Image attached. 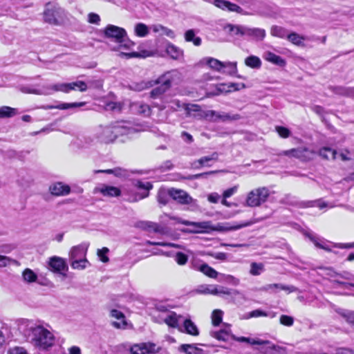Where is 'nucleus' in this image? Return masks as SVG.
Wrapping results in <instances>:
<instances>
[{
  "mask_svg": "<svg viewBox=\"0 0 354 354\" xmlns=\"http://www.w3.org/2000/svg\"><path fill=\"white\" fill-rule=\"evenodd\" d=\"M263 57L266 61L279 66H284L286 64L284 59L270 51L265 52Z\"/></svg>",
  "mask_w": 354,
  "mask_h": 354,
  "instance_id": "nucleus-24",
  "label": "nucleus"
},
{
  "mask_svg": "<svg viewBox=\"0 0 354 354\" xmlns=\"http://www.w3.org/2000/svg\"><path fill=\"white\" fill-rule=\"evenodd\" d=\"M45 90L51 92V93L57 91L67 93L71 91V87L70 83H58L48 86Z\"/></svg>",
  "mask_w": 354,
  "mask_h": 354,
  "instance_id": "nucleus-29",
  "label": "nucleus"
},
{
  "mask_svg": "<svg viewBox=\"0 0 354 354\" xmlns=\"http://www.w3.org/2000/svg\"><path fill=\"white\" fill-rule=\"evenodd\" d=\"M21 91L25 93H33L37 95H50L51 92L44 90L32 89L28 87L24 86L21 88Z\"/></svg>",
  "mask_w": 354,
  "mask_h": 354,
  "instance_id": "nucleus-56",
  "label": "nucleus"
},
{
  "mask_svg": "<svg viewBox=\"0 0 354 354\" xmlns=\"http://www.w3.org/2000/svg\"><path fill=\"white\" fill-rule=\"evenodd\" d=\"M220 281H225L230 284L237 286L239 284V279L230 274H219Z\"/></svg>",
  "mask_w": 354,
  "mask_h": 354,
  "instance_id": "nucleus-49",
  "label": "nucleus"
},
{
  "mask_svg": "<svg viewBox=\"0 0 354 354\" xmlns=\"http://www.w3.org/2000/svg\"><path fill=\"white\" fill-rule=\"evenodd\" d=\"M211 335L214 338L222 341H226L228 338V333L223 330H221L220 331L212 332Z\"/></svg>",
  "mask_w": 354,
  "mask_h": 354,
  "instance_id": "nucleus-61",
  "label": "nucleus"
},
{
  "mask_svg": "<svg viewBox=\"0 0 354 354\" xmlns=\"http://www.w3.org/2000/svg\"><path fill=\"white\" fill-rule=\"evenodd\" d=\"M338 313L350 324H354V312L340 309Z\"/></svg>",
  "mask_w": 354,
  "mask_h": 354,
  "instance_id": "nucleus-52",
  "label": "nucleus"
},
{
  "mask_svg": "<svg viewBox=\"0 0 354 354\" xmlns=\"http://www.w3.org/2000/svg\"><path fill=\"white\" fill-rule=\"evenodd\" d=\"M71 87L72 90H79L81 92L86 91L87 90V85L83 81H77L71 82Z\"/></svg>",
  "mask_w": 354,
  "mask_h": 354,
  "instance_id": "nucleus-55",
  "label": "nucleus"
},
{
  "mask_svg": "<svg viewBox=\"0 0 354 354\" xmlns=\"http://www.w3.org/2000/svg\"><path fill=\"white\" fill-rule=\"evenodd\" d=\"M17 261L7 256L0 255V268H4Z\"/></svg>",
  "mask_w": 354,
  "mask_h": 354,
  "instance_id": "nucleus-64",
  "label": "nucleus"
},
{
  "mask_svg": "<svg viewBox=\"0 0 354 354\" xmlns=\"http://www.w3.org/2000/svg\"><path fill=\"white\" fill-rule=\"evenodd\" d=\"M23 279L27 283L35 282L37 275L30 268H26L22 273Z\"/></svg>",
  "mask_w": 354,
  "mask_h": 354,
  "instance_id": "nucleus-44",
  "label": "nucleus"
},
{
  "mask_svg": "<svg viewBox=\"0 0 354 354\" xmlns=\"http://www.w3.org/2000/svg\"><path fill=\"white\" fill-rule=\"evenodd\" d=\"M305 235L314 243L317 248L328 252L331 250L324 241H321L318 237L315 236L312 233L306 232L305 233Z\"/></svg>",
  "mask_w": 354,
  "mask_h": 354,
  "instance_id": "nucleus-33",
  "label": "nucleus"
},
{
  "mask_svg": "<svg viewBox=\"0 0 354 354\" xmlns=\"http://www.w3.org/2000/svg\"><path fill=\"white\" fill-rule=\"evenodd\" d=\"M319 154L326 160H335L336 158L337 151L330 147H323L319 150Z\"/></svg>",
  "mask_w": 354,
  "mask_h": 354,
  "instance_id": "nucleus-36",
  "label": "nucleus"
},
{
  "mask_svg": "<svg viewBox=\"0 0 354 354\" xmlns=\"http://www.w3.org/2000/svg\"><path fill=\"white\" fill-rule=\"evenodd\" d=\"M86 104V102H72V103H60L57 106L47 105L44 106L43 108L44 109H57L60 110H66L68 109H74L77 107L84 106Z\"/></svg>",
  "mask_w": 354,
  "mask_h": 354,
  "instance_id": "nucleus-26",
  "label": "nucleus"
},
{
  "mask_svg": "<svg viewBox=\"0 0 354 354\" xmlns=\"http://www.w3.org/2000/svg\"><path fill=\"white\" fill-rule=\"evenodd\" d=\"M264 270V266L261 263L252 262L250 265V273L253 276L259 275Z\"/></svg>",
  "mask_w": 354,
  "mask_h": 354,
  "instance_id": "nucleus-48",
  "label": "nucleus"
},
{
  "mask_svg": "<svg viewBox=\"0 0 354 354\" xmlns=\"http://www.w3.org/2000/svg\"><path fill=\"white\" fill-rule=\"evenodd\" d=\"M19 328L28 339L40 349H47L54 344L53 334L42 326L37 325L29 320H23Z\"/></svg>",
  "mask_w": 354,
  "mask_h": 354,
  "instance_id": "nucleus-1",
  "label": "nucleus"
},
{
  "mask_svg": "<svg viewBox=\"0 0 354 354\" xmlns=\"http://www.w3.org/2000/svg\"><path fill=\"white\" fill-rule=\"evenodd\" d=\"M49 190L53 195L65 196L70 193L71 187L62 183H56L50 187Z\"/></svg>",
  "mask_w": 354,
  "mask_h": 354,
  "instance_id": "nucleus-20",
  "label": "nucleus"
},
{
  "mask_svg": "<svg viewBox=\"0 0 354 354\" xmlns=\"http://www.w3.org/2000/svg\"><path fill=\"white\" fill-rule=\"evenodd\" d=\"M169 193L171 198L180 204H195L196 202L184 190L172 188L169 189Z\"/></svg>",
  "mask_w": 354,
  "mask_h": 354,
  "instance_id": "nucleus-10",
  "label": "nucleus"
},
{
  "mask_svg": "<svg viewBox=\"0 0 354 354\" xmlns=\"http://www.w3.org/2000/svg\"><path fill=\"white\" fill-rule=\"evenodd\" d=\"M270 195V190L266 187L255 188L248 193L245 205L250 207H259L267 201Z\"/></svg>",
  "mask_w": 354,
  "mask_h": 354,
  "instance_id": "nucleus-5",
  "label": "nucleus"
},
{
  "mask_svg": "<svg viewBox=\"0 0 354 354\" xmlns=\"http://www.w3.org/2000/svg\"><path fill=\"white\" fill-rule=\"evenodd\" d=\"M136 132L129 122H116L107 126L99 127L96 138L102 143L113 142L119 136L130 135Z\"/></svg>",
  "mask_w": 354,
  "mask_h": 354,
  "instance_id": "nucleus-2",
  "label": "nucleus"
},
{
  "mask_svg": "<svg viewBox=\"0 0 354 354\" xmlns=\"http://www.w3.org/2000/svg\"><path fill=\"white\" fill-rule=\"evenodd\" d=\"M88 248V243H82L79 245H76L73 247L71 249L69 253V257L71 262L73 260L82 259V258L86 257V254Z\"/></svg>",
  "mask_w": 354,
  "mask_h": 354,
  "instance_id": "nucleus-16",
  "label": "nucleus"
},
{
  "mask_svg": "<svg viewBox=\"0 0 354 354\" xmlns=\"http://www.w3.org/2000/svg\"><path fill=\"white\" fill-rule=\"evenodd\" d=\"M205 61L209 68L216 71L223 72L225 66H230L232 68V71H228L227 74L234 75L237 73L236 62H223L212 57H207L205 59Z\"/></svg>",
  "mask_w": 354,
  "mask_h": 354,
  "instance_id": "nucleus-8",
  "label": "nucleus"
},
{
  "mask_svg": "<svg viewBox=\"0 0 354 354\" xmlns=\"http://www.w3.org/2000/svg\"><path fill=\"white\" fill-rule=\"evenodd\" d=\"M214 4L222 10H227L232 12H240L242 10L238 5L225 0H214Z\"/></svg>",
  "mask_w": 354,
  "mask_h": 354,
  "instance_id": "nucleus-22",
  "label": "nucleus"
},
{
  "mask_svg": "<svg viewBox=\"0 0 354 354\" xmlns=\"http://www.w3.org/2000/svg\"><path fill=\"white\" fill-rule=\"evenodd\" d=\"M48 269L54 272L62 273L68 270V266L62 258L53 257L49 259Z\"/></svg>",
  "mask_w": 354,
  "mask_h": 354,
  "instance_id": "nucleus-13",
  "label": "nucleus"
},
{
  "mask_svg": "<svg viewBox=\"0 0 354 354\" xmlns=\"http://www.w3.org/2000/svg\"><path fill=\"white\" fill-rule=\"evenodd\" d=\"M163 322L169 327L174 328H179L183 316L177 315L175 312H167L162 317Z\"/></svg>",
  "mask_w": 354,
  "mask_h": 354,
  "instance_id": "nucleus-14",
  "label": "nucleus"
},
{
  "mask_svg": "<svg viewBox=\"0 0 354 354\" xmlns=\"http://www.w3.org/2000/svg\"><path fill=\"white\" fill-rule=\"evenodd\" d=\"M245 64L252 68H259L261 66V61L257 56L250 55L245 58Z\"/></svg>",
  "mask_w": 354,
  "mask_h": 354,
  "instance_id": "nucleus-37",
  "label": "nucleus"
},
{
  "mask_svg": "<svg viewBox=\"0 0 354 354\" xmlns=\"http://www.w3.org/2000/svg\"><path fill=\"white\" fill-rule=\"evenodd\" d=\"M105 37L111 39L118 44V49H129L134 43L127 39L126 30L114 25H108L104 30Z\"/></svg>",
  "mask_w": 354,
  "mask_h": 354,
  "instance_id": "nucleus-4",
  "label": "nucleus"
},
{
  "mask_svg": "<svg viewBox=\"0 0 354 354\" xmlns=\"http://www.w3.org/2000/svg\"><path fill=\"white\" fill-rule=\"evenodd\" d=\"M252 345H259L260 346L257 348L261 354H272V342L268 340H252Z\"/></svg>",
  "mask_w": 354,
  "mask_h": 354,
  "instance_id": "nucleus-23",
  "label": "nucleus"
},
{
  "mask_svg": "<svg viewBox=\"0 0 354 354\" xmlns=\"http://www.w3.org/2000/svg\"><path fill=\"white\" fill-rule=\"evenodd\" d=\"M223 313L221 310L216 309L212 313V322L215 326H218L223 319Z\"/></svg>",
  "mask_w": 354,
  "mask_h": 354,
  "instance_id": "nucleus-47",
  "label": "nucleus"
},
{
  "mask_svg": "<svg viewBox=\"0 0 354 354\" xmlns=\"http://www.w3.org/2000/svg\"><path fill=\"white\" fill-rule=\"evenodd\" d=\"M169 197H171L169 189L168 191L164 189H159L157 194V200L160 204L165 205L168 203Z\"/></svg>",
  "mask_w": 354,
  "mask_h": 354,
  "instance_id": "nucleus-41",
  "label": "nucleus"
},
{
  "mask_svg": "<svg viewBox=\"0 0 354 354\" xmlns=\"http://www.w3.org/2000/svg\"><path fill=\"white\" fill-rule=\"evenodd\" d=\"M185 39L188 42L192 41L193 44L196 46H199L202 41L200 37H195V32L192 29L188 30L185 32Z\"/></svg>",
  "mask_w": 354,
  "mask_h": 354,
  "instance_id": "nucleus-40",
  "label": "nucleus"
},
{
  "mask_svg": "<svg viewBox=\"0 0 354 354\" xmlns=\"http://www.w3.org/2000/svg\"><path fill=\"white\" fill-rule=\"evenodd\" d=\"M97 172L111 174L117 177H125L127 176V170L120 167H116L113 169L99 170Z\"/></svg>",
  "mask_w": 354,
  "mask_h": 354,
  "instance_id": "nucleus-45",
  "label": "nucleus"
},
{
  "mask_svg": "<svg viewBox=\"0 0 354 354\" xmlns=\"http://www.w3.org/2000/svg\"><path fill=\"white\" fill-rule=\"evenodd\" d=\"M178 330L192 336L196 337L199 335V329L189 317L185 318L183 317Z\"/></svg>",
  "mask_w": 354,
  "mask_h": 354,
  "instance_id": "nucleus-11",
  "label": "nucleus"
},
{
  "mask_svg": "<svg viewBox=\"0 0 354 354\" xmlns=\"http://www.w3.org/2000/svg\"><path fill=\"white\" fill-rule=\"evenodd\" d=\"M136 185L140 188L146 191V193L142 196V198H145L149 195V191L152 188V185L149 182H142L137 181Z\"/></svg>",
  "mask_w": 354,
  "mask_h": 354,
  "instance_id": "nucleus-58",
  "label": "nucleus"
},
{
  "mask_svg": "<svg viewBox=\"0 0 354 354\" xmlns=\"http://www.w3.org/2000/svg\"><path fill=\"white\" fill-rule=\"evenodd\" d=\"M195 270L203 272L205 275L208 277L216 279L219 274L216 270L210 267L208 264L204 263L199 266H194Z\"/></svg>",
  "mask_w": 354,
  "mask_h": 354,
  "instance_id": "nucleus-25",
  "label": "nucleus"
},
{
  "mask_svg": "<svg viewBox=\"0 0 354 354\" xmlns=\"http://www.w3.org/2000/svg\"><path fill=\"white\" fill-rule=\"evenodd\" d=\"M88 263V262L85 257L82 259L73 260L71 262V266L73 269L83 270L86 268Z\"/></svg>",
  "mask_w": 354,
  "mask_h": 354,
  "instance_id": "nucleus-50",
  "label": "nucleus"
},
{
  "mask_svg": "<svg viewBox=\"0 0 354 354\" xmlns=\"http://www.w3.org/2000/svg\"><path fill=\"white\" fill-rule=\"evenodd\" d=\"M279 155L296 158L301 161L306 162L313 158L315 152L307 147H298L283 151Z\"/></svg>",
  "mask_w": 354,
  "mask_h": 354,
  "instance_id": "nucleus-6",
  "label": "nucleus"
},
{
  "mask_svg": "<svg viewBox=\"0 0 354 354\" xmlns=\"http://www.w3.org/2000/svg\"><path fill=\"white\" fill-rule=\"evenodd\" d=\"M270 33L272 36L279 38H286L288 34L286 29L277 26H274L271 28Z\"/></svg>",
  "mask_w": 354,
  "mask_h": 354,
  "instance_id": "nucleus-43",
  "label": "nucleus"
},
{
  "mask_svg": "<svg viewBox=\"0 0 354 354\" xmlns=\"http://www.w3.org/2000/svg\"><path fill=\"white\" fill-rule=\"evenodd\" d=\"M179 351L186 354H198L201 349L196 347L194 344H185L180 346Z\"/></svg>",
  "mask_w": 354,
  "mask_h": 354,
  "instance_id": "nucleus-42",
  "label": "nucleus"
},
{
  "mask_svg": "<svg viewBox=\"0 0 354 354\" xmlns=\"http://www.w3.org/2000/svg\"><path fill=\"white\" fill-rule=\"evenodd\" d=\"M109 252V248L104 247L102 249L97 250V256L103 263H107L109 261V257L106 256L107 253Z\"/></svg>",
  "mask_w": 354,
  "mask_h": 354,
  "instance_id": "nucleus-59",
  "label": "nucleus"
},
{
  "mask_svg": "<svg viewBox=\"0 0 354 354\" xmlns=\"http://www.w3.org/2000/svg\"><path fill=\"white\" fill-rule=\"evenodd\" d=\"M276 131L283 138H287L290 135V131L288 129L284 127L277 126L275 127Z\"/></svg>",
  "mask_w": 354,
  "mask_h": 354,
  "instance_id": "nucleus-63",
  "label": "nucleus"
},
{
  "mask_svg": "<svg viewBox=\"0 0 354 354\" xmlns=\"http://www.w3.org/2000/svg\"><path fill=\"white\" fill-rule=\"evenodd\" d=\"M134 32L136 36L145 37L149 33V28L145 24L138 23L135 26Z\"/></svg>",
  "mask_w": 354,
  "mask_h": 354,
  "instance_id": "nucleus-39",
  "label": "nucleus"
},
{
  "mask_svg": "<svg viewBox=\"0 0 354 354\" xmlns=\"http://www.w3.org/2000/svg\"><path fill=\"white\" fill-rule=\"evenodd\" d=\"M131 354H146L145 343L134 344L131 347Z\"/></svg>",
  "mask_w": 354,
  "mask_h": 354,
  "instance_id": "nucleus-57",
  "label": "nucleus"
},
{
  "mask_svg": "<svg viewBox=\"0 0 354 354\" xmlns=\"http://www.w3.org/2000/svg\"><path fill=\"white\" fill-rule=\"evenodd\" d=\"M182 75L178 70H171L159 77L157 82H165L170 88L172 83H178L181 80Z\"/></svg>",
  "mask_w": 354,
  "mask_h": 354,
  "instance_id": "nucleus-12",
  "label": "nucleus"
},
{
  "mask_svg": "<svg viewBox=\"0 0 354 354\" xmlns=\"http://www.w3.org/2000/svg\"><path fill=\"white\" fill-rule=\"evenodd\" d=\"M110 315L118 320L112 322L113 326L116 328H125L127 322L125 320L124 315L121 311L113 309L110 312Z\"/></svg>",
  "mask_w": 354,
  "mask_h": 354,
  "instance_id": "nucleus-19",
  "label": "nucleus"
},
{
  "mask_svg": "<svg viewBox=\"0 0 354 354\" xmlns=\"http://www.w3.org/2000/svg\"><path fill=\"white\" fill-rule=\"evenodd\" d=\"M145 347L146 354L158 353L161 350V347L157 346L156 344L153 342H145Z\"/></svg>",
  "mask_w": 354,
  "mask_h": 354,
  "instance_id": "nucleus-53",
  "label": "nucleus"
},
{
  "mask_svg": "<svg viewBox=\"0 0 354 354\" xmlns=\"http://www.w3.org/2000/svg\"><path fill=\"white\" fill-rule=\"evenodd\" d=\"M204 117L209 119L212 122H226L232 120H237L241 118L239 114L230 115L227 113H219L213 110H208L204 112Z\"/></svg>",
  "mask_w": 354,
  "mask_h": 354,
  "instance_id": "nucleus-9",
  "label": "nucleus"
},
{
  "mask_svg": "<svg viewBox=\"0 0 354 354\" xmlns=\"http://www.w3.org/2000/svg\"><path fill=\"white\" fill-rule=\"evenodd\" d=\"M166 52L174 59H178L183 56V51L171 44L167 46Z\"/></svg>",
  "mask_w": 354,
  "mask_h": 354,
  "instance_id": "nucleus-31",
  "label": "nucleus"
},
{
  "mask_svg": "<svg viewBox=\"0 0 354 354\" xmlns=\"http://www.w3.org/2000/svg\"><path fill=\"white\" fill-rule=\"evenodd\" d=\"M217 159H218V153H213L209 156H203V157L201 158L200 159H198V160L194 161L192 163V166L194 168H196V169H198V168H200V167H203L204 165L209 166L208 165H207V163L209 161L216 160Z\"/></svg>",
  "mask_w": 354,
  "mask_h": 354,
  "instance_id": "nucleus-30",
  "label": "nucleus"
},
{
  "mask_svg": "<svg viewBox=\"0 0 354 354\" xmlns=\"http://www.w3.org/2000/svg\"><path fill=\"white\" fill-rule=\"evenodd\" d=\"M266 35V30L263 28H250L245 26V36L248 37L255 41H259L263 40Z\"/></svg>",
  "mask_w": 354,
  "mask_h": 354,
  "instance_id": "nucleus-18",
  "label": "nucleus"
},
{
  "mask_svg": "<svg viewBox=\"0 0 354 354\" xmlns=\"http://www.w3.org/2000/svg\"><path fill=\"white\" fill-rule=\"evenodd\" d=\"M174 260L179 266H184L188 261V257L181 252H178L174 256Z\"/></svg>",
  "mask_w": 354,
  "mask_h": 354,
  "instance_id": "nucleus-54",
  "label": "nucleus"
},
{
  "mask_svg": "<svg viewBox=\"0 0 354 354\" xmlns=\"http://www.w3.org/2000/svg\"><path fill=\"white\" fill-rule=\"evenodd\" d=\"M171 219L176 222L183 224L186 226H193L196 228L194 231L195 233H207L210 231H214V226L212 225L211 221H203V222H193L186 220H183L180 218L172 217Z\"/></svg>",
  "mask_w": 354,
  "mask_h": 354,
  "instance_id": "nucleus-7",
  "label": "nucleus"
},
{
  "mask_svg": "<svg viewBox=\"0 0 354 354\" xmlns=\"http://www.w3.org/2000/svg\"><path fill=\"white\" fill-rule=\"evenodd\" d=\"M305 235L314 243L317 248L328 252L331 250L324 241H321L318 237L315 236L312 233L306 232L305 233Z\"/></svg>",
  "mask_w": 354,
  "mask_h": 354,
  "instance_id": "nucleus-34",
  "label": "nucleus"
},
{
  "mask_svg": "<svg viewBox=\"0 0 354 354\" xmlns=\"http://www.w3.org/2000/svg\"><path fill=\"white\" fill-rule=\"evenodd\" d=\"M17 111L15 108L8 106L0 107V118H9L17 115Z\"/></svg>",
  "mask_w": 354,
  "mask_h": 354,
  "instance_id": "nucleus-38",
  "label": "nucleus"
},
{
  "mask_svg": "<svg viewBox=\"0 0 354 354\" xmlns=\"http://www.w3.org/2000/svg\"><path fill=\"white\" fill-rule=\"evenodd\" d=\"M133 108L140 114H143L145 115H149L151 114V108L146 104L135 103L133 105Z\"/></svg>",
  "mask_w": 354,
  "mask_h": 354,
  "instance_id": "nucleus-46",
  "label": "nucleus"
},
{
  "mask_svg": "<svg viewBox=\"0 0 354 354\" xmlns=\"http://www.w3.org/2000/svg\"><path fill=\"white\" fill-rule=\"evenodd\" d=\"M268 314L261 310V309H257L254 310L251 312H250L246 316V319L252 318V317H267Z\"/></svg>",
  "mask_w": 354,
  "mask_h": 354,
  "instance_id": "nucleus-60",
  "label": "nucleus"
},
{
  "mask_svg": "<svg viewBox=\"0 0 354 354\" xmlns=\"http://www.w3.org/2000/svg\"><path fill=\"white\" fill-rule=\"evenodd\" d=\"M291 43L298 46H304L306 37L296 32L288 33L286 37Z\"/></svg>",
  "mask_w": 354,
  "mask_h": 354,
  "instance_id": "nucleus-35",
  "label": "nucleus"
},
{
  "mask_svg": "<svg viewBox=\"0 0 354 354\" xmlns=\"http://www.w3.org/2000/svg\"><path fill=\"white\" fill-rule=\"evenodd\" d=\"M155 84H160L157 87L153 88L150 92V96L152 98H158L163 95L169 87L165 82H157V80L153 82H149L146 84L145 88L151 87Z\"/></svg>",
  "mask_w": 354,
  "mask_h": 354,
  "instance_id": "nucleus-17",
  "label": "nucleus"
},
{
  "mask_svg": "<svg viewBox=\"0 0 354 354\" xmlns=\"http://www.w3.org/2000/svg\"><path fill=\"white\" fill-rule=\"evenodd\" d=\"M123 104L120 102H108L106 104V109L109 111L120 112L122 111Z\"/></svg>",
  "mask_w": 354,
  "mask_h": 354,
  "instance_id": "nucleus-51",
  "label": "nucleus"
},
{
  "mask_svg": "<svg viewBox=\"0 0 354 354\" xmlns=\"http://www.w3.org/2000/svg\"><path fill=\"white\" fill-rule=\"evenodd\" d=\"M250 225V223H243L238 225H230L229 223H226L224 225L218 224L217 226L214 227V231H220V232H227L231 230H236L245 227H247Z\"/></svg>",
  "mask_w": 354,
  "mask_h": 354,
  "instance_id": "nucleus-27",
  "label": "nucleus"
},
{
  "mask_svg": "<svg viewBox=\"0 0 354 354\" xmlns=\"http://www.w3.org/2000/svg\"><path fill=\"white\" fill-rule=\"evenodd\" d=\"M330 89L337 95L354 97V87L332 86Z\"/></svg>",
  "mask_w": 354,
  "mask_h": 354,
  "instance_id": "nucleus-28",
  "label": "nucleus"
},
{
  "mask_svg": "<svg viewBox=\"0 0 354 354\" xmlns=\"http://www.w3.org/2000/svg\"><path fill=\"white\" fill-rule=\"evenodd\" d=\"M245 26H244L233 25L231 24H226L224 26L225 31L232 37H234V36L243 37V36H245Z\"/></svg>",
  "mask_w": 354,
  "mask_h": 354,
  "instance_id": "nucleus-21",
  "label": "nucleus"
},
{
  "mask_svg": "<svg viewBox=\"0 0 354 354\" xmlns=\"http://www.w3.org/2000/svg\"><path fill=\"white\" fill-rule=\"evenodd\" d=\"M94 192L100 193L104 196L109 197L119 196L121 194V191L119 188L105 184H102L96 187L94 189Z\"/></svg>",
  "mask_w": 354,
  "mask_h": 354,
  "instance_id": "nucleus-15",
  "label": "nucleus"
},
{
  "mask_svg": "<svg viewBox=\"0 0 354 354\" xmlns=\"http://www.w3.org/2000/svg\"><path fill=\"white\" fill-rule=\"evenodd\" d=\"M280 324L286 326H291L293 325L294 319L292 317L282 315L279 319Z\"/></svg>",
  "mask_w": 354,
  "mask_h": 354,
  "instance_id": "nucleus-62",
  "label": "nucleus"
},
{
  "mask_svg": "<svg viewBox=\"0 0 354 354\" xmlns=\"http://www.w3.org/2000/svg\"><path fill=\"white\" fill-rule=\"evenodd\" d=\"M44 21L53 26H61L67 20V12L58 3L50 1L45 4Z\"/></svg>",
  "mask_w": 354,
  "mask_h": 354,
  "instance_id": "nucleus-3",
  "label": "nucleus"
},
{
  "mask_svg": "<svg viewBox=\"0 0 354 354\" xmlns=\"http://www.w3.org/2000/svg\"><path fill=\"white\" fill-rule=\"evenodd\" d=\"M305 235L314 243L317 248L328 252L331 250L324 241H321L318 237L315 236L312 233L306 232L305 233Z\"/></svg>",
  "mask_w": 354,
  "mask_h": 354,
  "instance_id": "nucleus-32",
  "label": "nucleus"
}]
</instances>
